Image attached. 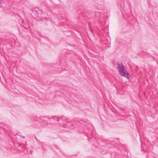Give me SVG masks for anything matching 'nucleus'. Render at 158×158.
<instances>
[{"instance_id": "obj_4", "label": "nucleus", "mask_w": 158, "mask_h": 158, "mask_svg": "<svg viewBox=\"0 0 158 158\" xmlns=\"http://www.w3.org/2000/svg\"><path fill=\"white\" fill-rule=\"evenodd\" d=\"M1 2L0 1V4H1Z\"/></svg>"}, {"instance_id": "obj_2", "label": "nucleus", "mask_w": 158, "mask_h": 158, "mask_svg": "<svg viewBox=\"0 0 158 158\" xmlns=\"http://www.w3.org/2000/svg\"><path fill=\"white\" fill-rule=\"evenodd\" d=\"M27 150V151L28 154H31L32 152V151L31 149H26Z\"/></svg>"}, {"instance_id": "obj_1", "label": "nucleus", "mask_w": 158, "mask_h": 158, "mask_svg": "<svg viewBox=\"0 0 158 158\" xmlns=\"http://www.w3.org/2000/svg\"><path fill=\"white\" fill-rule=\"evenodd\" d=\"M117 69L121 76L126 78H128V73L125 70L122 62L120 61L118 62L117 63Z\"/></svg>"}, {"instance_id": "obj_3", "label": "nucleus", "mask_w": 158, "mask_h": 158, "mask_svg": "<svg viewBox=\"0 0 158 158\" xmlns=\"http://www.w3.org/2000/svg\"><path fill=\"white\" fill-rule=\"evenodd\" d=\"M20 136L22 138H25V137L24 136H23L22 135H20Z\"/></svg>"}]
</instances>
